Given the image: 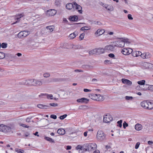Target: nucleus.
Returning <instances> with one entry per match:
<instances>
[{
  "label": "nucleus",
  "mask_w": 153,
  "mask_h": 153,
  "mask_svg": "<svg viewBox=\"0 0 153 153\" xmlns=\"http://www.w3.org/2000/svg\"><path fill=\"white\" fill-rule=\"evenodd\" d=\"M37 107L40 108L42 109H48L50 107L49 106L41 104L38 105Z\"/></svg>",
  "instance_id": "obj_20"
},
{
  "label": "nucleus",
  "mask_w": 153,
  "mask_h": 153,
  "mask_svg": "<svg viewBox=\"0 0 153 153\" xmlns=\"http://www.w3.org/2000/svg\"><path fill=\"white\" fill-rule=\"evenodd\" d=\"M57 11L54 9H50L46 12V15L48 16H51L55 15Z\"/></svg>",
  "instance_id": "obj_5"
},
{
  "label": "nucleus",
  "mask_w": 153,
  "mask_h": 153,
  "mask_svg": "<svg viewBox=\"0 0 153 153\" xmlns=\"http://www.w3.org/2000/svg\"><path fill=\"white\" fill-rule=\"evenodd\" d=\"M89 53L90 55H93L94 54H97V51L96 48L89 51Z\"/></svg>",
  "instance_id": "obj_30"
},
{
  "label": "nucleus",
  "mask_w": 153,
  "mask_h": 153,
  "mask_svg": "<svg viewBox=\"0 0 153 153\" xmlns=\"http://www.w3.org/2000/svg\"><path fill=\"white\" fill-rule=\"evenodd\" d=\"M122 120H121L118 121L117 122V123L118 124L117 125V126H119L120 128L122 126Z\"/></svg>",
  "instance_id": "obj_39"
},
{
  "label": "nucleus",
  "mask_w": 153,
  "mask_h": 153,
  "mask_svg": "<svg viewBox=\"0 0 153 153\" xmlns=\"http://www.w3.org/2000/svg\"><path fill=\"white\" fill-rule=\"evenodd\" d=\"M108 56L111 58H114V55L113 53H110L108 54Z\"/></svg>",
  "instance_id": "obj_55"
},
{
  "label": "nucleus",
  "mask_w": 153,
  "mask_h": 153,
  "mask_svg": "<svg viewBox=\"0 0 153 153\" xmlns=\"http://www.w3.org/2000/svg\"><path fill=\"white\" fill-rule=\"evenodd\" d=\"M75 32H74L71 34L69 36V38L71 39H73L75 38L76 36V35L75 34Z\"/></svg>",
  "instance_id": "obj_32"
},
{
  "label": "nucleus",
  "mask_w": 153,
  "mask_h": 153,
  "mask_svg": "<svg viewBox=\"0 0 153 153\" xmlns=\"http://www.w3.org/2000/svg\"><path fill=\"white\" fill-rule=\"evenodd\" d=\"M91 29L90 27L85 26L81 28L80 30H87Z\"/></svg>",
  "instance_id": "obj_37"
},
{
  "label": "nucleus",
  "mask_w": 153,
  "mask_h": 153,
  "mask_svg": "<svg viewBox=\"0 0 153 153\" xmlns=\"http://www.w3.org/2000/svg\"><path fill=\"white\" fill-rule=\"evenodd\" d=\"M45 140L49 141L51 143H54V141L53 139H52L51 138L48 137H45Z\"/></svg>",
  "instance_id": "obj_33"
},
{
  "label": "nucleus",
  "mask_w": 153,
  "mask_h": 153,
  "mask_svg": "<svg viewBox=\"0 0 153 153\" xmlns=\"http://www.w3.org/2000/svg\"><path fill=\"white\" fill-rule=\"evenodd\" d=\"M50 117L52 118H53L54 119H56L57 118V116L56 115H51L50 116Z\"/></svg>",
  "instance_id": "obj_51"
},
{
  "label": "nucleus",
  "mask_w": 153,
  "mask_h": 153,
  "mask_svg": "<svg viewBox=\"0 0 153 153\" xmlns=\"http://www.w3.org/2000/svg\"><path fill=\"white\" fill-rule=\"evenodd\" d=\"M131 55H132V56L134 57H137L138 56V54H137V52H133L132 54H131Z\"/></svg>",
  "instance_id": "obj_50"
},
{
  "label": "nucleus",
  "mask_w": 153,
  "mask_h": 153,
  "mask_svg": "<svg viewBox=\"0 0 153 153\" xmlns=\"http://www.w3.org/2000/svg\"><path fill=\"white\" fill-rule=\"evenodd\" d=\"M49 105L53 107H56L58 106V104L56 103H53L49 104Z\"/></svg>",
  "instance_id": "obj_47"
},
{
  "label": "nucleus",
  "mask_w": 153,
  "mask_h": 153,
  "mask_svg": "<svg viewBox=\"0 0 153 153\" xmlns=\"http://www.w3.org/2000/svg\"><path fill=\"white\" fill-rule=\"evenodd\" d=\"M96 138L98 140L102 141L105 138V135L102 131L99 130L97 132Z\"/></svg>",
  "instance_id": "obj_2"
},
{
  "label": "nucleus",
  "mask_w": 153,
  "mask_h": 153,
  "mask_svg": "<svg viewBox=\"0 0 153 153\" xmlns=\"http://www.w3.org/2000/svg\"><path fill=\"white\" fill-rule=\"evenodd\" d=\"M0 105H5V103L1 100H0Z\"/></svg>",
  "instance_id": "obj_62"
},
{
  "label": "nucleus",
  "mask_w": 153,
  "mask_h": 153,
  "mask_svg": "<svg viewBox=\"0 0 153 153\" xmlns=\"http://www.w3.org/2000/svg\"><path fill=\"white\" fill-rule=\"evenodd\" d=\"M67 116V115L66 114H64L59 117V118L61 120H63L64 118H66Z\"/></svg>",
  "instance_id": "obj_45"
},
{
  "label": "nucleus",
  "mask_w": 153,
  "mask_h": 153,
  "mask_svg": "<svg viewBox=\"0 0 153 153\" xmlns=\"http://www.w3.org/2000/svg\"><path fill=\"white\" fill-rule=\"evenodd\" d=\"M113 118L111 115L108 114L104 116L103 122L106 123H108L112 121Z\"/></svg>",
  "instance_id": "obj_7"
},
{
  "label": "nucleus",
  "mask_w": 153,
  "mask_h": 153,
  "mask_svg": "<svg viewBox=\"0 0 153 153\" xmlns=\"http://www.w3.org/2000/svg\"><path fill=\"white\" fill-rule=\"evenodd\" d=\"M133 99L132 97L126 96L125 97V99L126 100H132Z\"/></svg>",
  "instance_id": "obj_43"
},
{
  "label": "nucleus",
  "mask_w": 153,
  "mask_h": 153,
  "mask_svg": "<svg viewBox=\"0 0 153 153\" xmlns=\"http://www.w3.org/2000/svg\"><path fill=\"white\" fill-rule=\"evenodd\" d=\"M91 91V90H89V89H86V88L84 89V91L85 92H88V91Z\"/></svg>",
  "instance_id": "obj_60"
},
{
  "label": "nucleus",
  "mask_w": 153,
  "mask_h": 153,
  "mask_svg": "<svg viewBox=\"0 0 153 153\" xmlns=\"http://www.w3.org/2000/svg\"><path fill=\"white\" fill-rule=\"evenodd\" d=\"M24 15L23 13L20 14H19L16 15L15 16V19L16 20H17V21H16L15 22L13 23L12 24H14L16 23L18 21L19 22V19L22 17L24 16Z\"/></svg>",
  "instance_id": "obj_15"
},
{
  "label": "nucleus",
  "mask_w": 153,
  "mask_h": 153,
  "mask_svg": "<svg viewBox=\"0 0 153 153\" xmlns=\"http://www.w3.org/2000/svg\"><path fill=\"white\" fill-rule=\"evenodd\" d=\"M66 149L67 150H70V149H71V146H67L66 147Z\"/></svg>",
  "instance_id": "obj_61"
},
{
  "label": "nucleus",
  "mask_w": 153,
  "mask_h": 153,
  "mask_svg": "<svg viewBox=\"0 0 153 153\" xmlns=\"http://www.w3.org/2000/svg\"><path fill=\"white\" fill-rule=\"evenodd\" d=\"M140 145V143L139 142H137L136 143L135 146V149H137Z\"/></svg>",
  "instance_id": "obj_53"
},
{
  "label": "nucleus",
  "mask_w": 153,
  "mask_h": 153,
  "mask_svg": "<svg viewBox=\"0 0 153 153\" xmlns=\"http://www.w3.org/2000/svg\"><path fill=\"white\" fill-rule=\"evenodd\" d=\"M32 41V39H28L27 41V42L28 44H30L31 43V42Z\"/></svg>",
  "instance_id": "obj_57"
},
{
  "label": "nucleus",
  "mask_w": 153,
  "mask_h": 153,
  "mask_svg": "<svg viewBox=\"0 0 153 153\" xmlns=\"http://www.w3.org/2000/svg\"><path fill=\"white\" fill-rule=\"evenodd\" d=\"M84 147H83V146H82L80 145H78L76 148V149L77 150H78L79 149H80V150H83L85 151V149H84Z\"/></svg>",
  "instance_id": "obj_34"
},
{
  "label": "nucleus",
  "mask_w": 153,
  "mask_h": 153,
  "mask_svg": "<svg viewBox=\"0 0 153 153\" xmlns=\"http://www.w3.org/2000/svg\"><path fill=\"white\" fill-rule=\"evenodd\" d=\"M94 94H93L91 96V99L94 100V99L93 98H94V99L97 98V97H96L95 95H94Z\"/></svg>",
  "instance_id": "obj_49"
},
{
  "label": "nucleus",
  "mask_w": 153,
  "mask_h": 153,
  "mask_svg": "<svg viewBox=\"0 0 153 153\" xmlns=\"http://www.w3.org/2000/svg\"><path fill=\"white\" fill-rule=\"evenodd\" d=\"M42 79V80L39 79L35 80L34 83V85L35 86H40L42 85L43 83H44Z\"/></svg>",
  "instance_id": "obj_11"
},
{
  "label": "nucleus",
  "mask_w": 153,
  "mask_h": 153,
  "mask_svg": "<svg viewBox=\"0 0 153 153\" xmlns=\"http://www.w3.org/2000/svg\"><path fill=\"white\" fill-rule=\"evenodd\" d=\"M78 19V17L76 15L70 16L69 20L71 21L76 22Z\"/></svg>",
  "instance_id": "obj_21"
},
{
  "label": "nucleus",
  "mask_w": 153,
  "mask_h": 153,
  "mask_svg": "<svg viewBox=\"0 0 153 153\" xmlns=\"http://www.w3.org/2000/svg\"><path fill=\"white\" fill-rule=\"evenodd\" d=\"M47 29L49 30L50 32H52L53 30L54 27L53 25L47 26L46 27Z\"/></svg>",
  "instance_id": "obj_31"
},
{
  "label": "nucleus",
  "mask_w": 153,
  "mask_h": 153,
  "mask_svg": "<svg viewBox=\"0 0 153 153\" xmlns=\"http://www.w3.org/2000/svg\"><path fill=\"white\" fill-rule=\"evenodd\" d=\"M128 17L129 19L132 20L133 19V18L132 17V16L131 14H128Z\"/></svg>",
  "instance_id": "obj_54"
},
{
  "label": "nucleus",
  "mask_w": 153,
  "mask_h": 153,
  "mask_svg": "<svg viewBox=\"0 0 153 153\" xmlns=\"http://www.w3.org/2000/svg\"><path fill=\"white\" fill-rule=\"evenodd\" d=\"M126 40L124 39L123 40H118L115 41L113 42L114 47H123L124 46L125 42H126Z\"/></svg>",
  "instance_id": "obj_3"
},
{
  "label": "nucleus",
  "mask_w": 153,
  "mask_h": 153,
  "mask_svg": "<svg viewBox=\"0 0 153 153\" xmlns=\"http://www.w3.org/2000/svg\"><path fill=\"white\" fill-rule=\"evenodd\" d=\"M5 57V53L1 52H0V59H3Z\"/></svg>",
  "instance_id": "obj_40"
},
{
  "label": "nucleus",
  "mask_w": 153,
  "mask_h": 153,
  "mask_svg": "<svg viewBox=\"0 0 153 153\" xmlns=\"http://www.w3.org/2000/svg\"><path fill=\"white\" fill-rule=\"evenodd\" d=\"M148 109L152 110L153 109V101H149L148 102Z\"/></svg>",
  "instance_id": "obj_23"
},
{
  "label": "nucleus",
  "mask_w": 153,
  "mask_h": 153,
  "mask_svg": "<svg viewBox=\"0 0 153 153\" xmlns=\"http://www.w3.org/2000/svg\"><path fill=\"white\" fill-rule=\"evenodd\" d=\"M140 57L143 59H145V53H142L140 55Z\"/></svg>",
  "instance_id": "obj_56"
},
{
  "label": "nucleus",
  "mask_w": 153,
  "mask_h": 153,
  "mask_svg": "<svg viewBox=\"0 0 153 153\" xmlns=\"http://www.w3.org/2000/svg\"><path fill=\"white\" fill-rule=\"evenodd\" d=\"M135 129L137 131H140L142 128V126L139 124H137L135 126Z\"/></svg>",
  "instance_id": "obj_26"
},
{
  "label": "nucleus",
  "mask_w": 153,
  "mask_h": 153,
  "mask_svg": "<svg viewBox=\"0 0 153 153\" xmlns=\"http://www.w3.org/2000/svg\"><path fill=\"white\" fill-rule=\"evenodd\" d=\"M46 95H47V94H41L40 95H39V97H41L42 96H46Z\"/></svg>",
  "instance_id": "obj_58"
},
{
  "label": "nucleus",
  "mask_w": 153,
  "mask_h": 153,
  "mask_svg": "<svg viewBox=\"0 0 153 153\" xmlns=\"http://www.w3.org/2000/svg\"><path fill=\"white\" fill-rule=\"evenodd\" d=\"M94 95H95L96 97H97V98L96 99H94V98H93L94 99V100L97 101H102L103 100V99L102 96H101L100 94H94Z\"/></svg>",
  "instance_id": "obj_17"
},
{
  "label": "nucleus",
  "mask_w": 153,
  "mask_h": 153,
  "mask_svg": "<svg viewBox=\"0 0 153 153\" xmlns=\"http://www.w3.org/2000/svg\"><path fill=\"white\" fill-rule=\"evenodd\" d=\"M84 36L85 34L84 33H82L79 36V38L80 40H82L83 39Z\"/></svg>",
  "instance_id": "obj_44"
},
{
  "label": "nucleus",
  "mask_w": 153,
  "mask_h": 153,
  "mask_svg": "<svg viewBox=\"0 0 153 153\" xmlns=\"http://www.w3.org/2000/svg\"><path fill=\"white\" fill-rule=\"evenodd\" d=\"M94 153H100V151L99 150H97L94 151Z\"/></svg>",
  "instance_id": "obj_64"
},
{
  "label": "nucleus",
  "mask_w": 153,
  "mask_h": 153,
  "mask_svg": "<svg viewBox=\"0 0 153 153\" xmlns=\"http://www.w3.org/2000/svg\"><path fill=\"white\" fill-rule=\"evenodd\" d=\"M5 126V125L2 124H0V131L4 132Z\"/></svg>",
  "instance_id": "obj_36"
},
{
  "label": "nucleus",
  "mask_w": 153,
  "mask_h": 153,
  "mask_svg": "<svg viewBox=\"0 0 153 153\" xmlns=\"http://www.w3.org/2000/svg\"><path fill=\"white\" fill-rule=\"evenodd\" d=\"M88 132V131H86L83 134L85 137H86L87 136V134Z\"/></svg>",
  "instance_id": "obj_63"
},
{
  "label": "nucleus",
  "mask_w": 153,
  "mask_h": 153,
  "mask_svg": "<svg viewBox=\"0 0 153 153\" xmlns=\"http://www.w3.org/2000/svg\"><path fill=\"white\" fill-rule=\"evenodd\" d=\"M1 47L3 48H5L7 47V44L5 43H3L1 45Z\"/></svg>",
  "instance_id": "obj_41"
},
{
  "label": "nucleus",
  "mask_w": 153,
  "mask_h": 153,
  "mask_svg": "<svg viewBox=\"0 0 153 153\" xmlns=\"http://www.w3.org/2000/svg\"><path fill=\"white\" fill-rule=\"evenodd\" d=\"M20 125L23 127L25 128H28L29 127V126H28L27 125L24 124H20Z\"/></svg>",
  "instance_id": "obj_52"
},
{
  "label": "nucleus",
  "mask_w": 153,
  "mask_h": 153,
  "mask_svg": "<svg viewBox=\"0 0 153 153\" xmlns=\"http://www.w3.org/2000/svg\"><path fill=\"white\" fill-rule=\"evenodd\" d=\"M74 8H75L81 14L82 13V7L81 6L77 4L75 2H74Z\"/></svg>",
  "instance_id": "obj_12"
},
{
  "label": "nucleus",
  "mask_w": 153,
  "mask_h": 153,
  "mask_svg": "<svg viewBox=\"0 0 153 153\" xmlns=\"http://www.w3.org/2000/svg\"><path fill=\"white\" fill-rule=\"evenodd\" d=\"M76 101L78 102H85L86 103H87L89 101V100L87 98H82L77 99Z\"/></svg>",
  "instance_id": "obj_16"
},
{
  "label": "nucleus",
  "mask_w": 153,
  "mask_h": 153,
  "mask_svg": "<svg viewBox=\"0 0 153 153\" xmlns=\"http://www.w3.org/2000/svg\"><path fill=\"white\" fill-rule=\"evenodd\" d=\"M4 132H10L12 131L11 128L5 125V128H4Z\"/></svg>",
  "instance_id": "obj_28"
},
{
  "label": "nucleus",
  "mask_w": 153,
  "mask_h": 153,
  "mask_svg": "<svg viewBox=\"0 0 153 153\" xmlns=\"http://www.w3.org/2000/svg\"><path fill=\"white\" fill-rule=\"evenodd\" d=\"M46 96L48 98H50L51 99H53V95L52 94H47Z\"/></svg>",
  "instance_id": "obj_48"
},
{
  "label": "nucleus",
  "mask_w": 153,
  "mask_h": 153,
  "mask_svg": "<svg viewBox=\"0 0 153 153\" xmlns=\"http://www.w3.org/2000/svg\"><path fill=\"white\" fill-rule=\"evenodd\" d=\"M105 32V31L104 29H98L95 32L94 34L96 36H98L102 34Z\"/></svg>",
  "instance_id": "obj_14"
},
{
  "label": "nucleus",
  "mask_w": 153,
  "mask_h": 153,
  "mask_svg": "<svg viewBox=\"0 0 153 153\" xmlns=\"http://www.w3.org/2000/svg\"><path fill=\"white\" fill-rule=\"evenodd\" d=\"M102 5L108 10L112 11L113 10V7L111 5L102 3Z\"/></svg>",
  "instance_id": "obj_10"
},
{
  "label": "nucleus",
  "mask_w": 153,
  "mask_h": 153,
  "mask_svg": "<svg viewBox=\"0 0 153 153\" xmlns=\"http://www.w3.org/2000/svg\"><path fill=\"white\" fill-rule=\"evenodd\" d=\"M29 34V31L27 30H24L20 32L18 34V37L20 39L23 38L27 36Z\"/></svg>",
  "instance_id": "obj_4"
},
{
  "label": "nucleus",
  "mask_w": 153,
  "mask_h": 153,
  "mask_svg": "<svg viewBox=\"0 0 153 153\" xmlns=\"http://www.w3.org/2000/svg\"><path fill=\"white\" fill-rule=\"evenodd\" d=\"M148 100H144L140 103L141 106L144 108L148 109Z\"/></svg>",
  "instance_id": "obj_13"
},
{
  "label": "nucleus",
  "mask_w": 153,
  "mask_h": 153,
  "mask_svg": "<svg viewBox=\"0 0 153 153\" xmlns=\"http://www.w3.org/2000/svg\"><path fill=\"white\" fill-rule=\"evenodd\" d=\"M34 79H28L24 80L22 82V84L27 85H34Z\"/></svg>",
  "instance_id": "obj_6"
},
{
  "label": "nucleus",
  "mask_w": 153,
  "mask_h": 153,
  "mask_svg": "<svg viewBox=\"0 0 153 153\" xmlns=\"http://www.w3.org/2000/svg\"><path fill=\"white\" fill-rule=\"evenodd\" d=\"M50 76V74L49 73H45L43 74V76L45 78L49 77Z\"/></svg>",
  "instance_id": "obj_42"
},
{
  "label": "nucleus",
  "mask_w": 153,
  "mask_h": 153,
  "mask_svg": "<svg viewBox=\"0 0 153 153\" xmlns=\"http://www.w3.org/2000/svg\"><path fill=\"white\" fill-rule=\"evenodd\" d=\"M122 82L125 84H126L128 85H130L132 84V82L130 81L125 79H122L121 80Z\"/></svg>",
  "instance_id": "obj_18"
},
{
  "label": "nucleus",
  "mask_w": 153,
  "mask_h": 153,
  "mask_svg": "<svg viewBox=\"0 0 153 153\" xmlns=\"http://www.w3.org/2000/svg\"><path fill=\"white\" fill-rule=\"evenodd\" d=\"M114 47V46L112 45H107L105 47V49L108 51H113Z\"/></svg>",
  "instance_id": "obj_19"
},
{
  "label": "nucleus",
  "mask_w": 153,
  "mask_h": 153,
  "mask_svg": "<svg viewBox=\"0 0 153 153\" xmlns=\"http://www.w3.org/2000/svg\"><path fill=\"white\" fill-rule=\"evenodd\" d=\"M74 2H73L72 3H69L67 4L66 5V8L68 10H71L73 8H74Z\"/></svg>",
  "instance_id": "obj_22"
},
{
  "label": "nucleus",
  "mask_w": 153,
  "mask_h": 153,
  "mask_svg": "<svg viewBox=\"0 0 153 153\" xmlns=\"http://www.w3.org/2000/svg\"><path fill=\"white\" fill-rule=\"evenodd\" d=\"M65 130L63 128H61L58 129L57 133L59 134L63 135L65 133Z\"/></svg>",
  "instance_id": "obj_25"
},
{
  "label": "nucleus",
  "mask_w": 153,
  "mask_h": 153,
  "mask_svg": "<svg viewBox=\"0 0 153 153\" xmlns=\"http://www.w3.org/2000/svg\"><path fill=\"white\" fill-rule=\"evenodd\" d=\"M145 82V80H144L139 81L137 82V83L140 85H144Z\"/></svg>",
  "instance_id": "obj_38"
},
{
  "label": "nucleus",
  "mask_w": 153,
  "mask_h": 153,
  "mask_svg": "<svg viewBox=\"0 0 153 153\" xmlns=\"http://www.w3.org/2000/svg\"><path fill=\"white\" fill-rule=\"evenodd\" d=\"M132 52V50L130 48H124L122 51V53L124 55H128Z\"/></svg>",
  "instance_id": "obj_9"
},
{
  "label": "nucleus",
  "mask_w": 153,
  "mask_h": 153,
  "mask_svg": "<svg viewBox=\"0 0 153 153\" xmlns=\"http://www.w3.org/2000/svg\"><path fill=\"white\" fill-rule=\"evenodd\" d=\"M128 126V124L126 122L124 121L123 124V126L124 129H125L126 127H127Z\"/></svg>",
  "instance_id": "obj_46"
},
{
  "label": "nucleus",
  "mask_w": 153,
  "mask_h": 153,
  "mask_svg": "<svg viewBox=\"0 0 153 153\" xmlns=\"http://www.w3.org/2000/svg\"><path fill=\"white\" fill-rule=\"evenodd\" d=\"M97 51V54H100L101 53H102L105 52V48H96Z\"/></svg>",
  "instance_id": "obj_24"
},
{
  "label": "nucleus",
  "mask_w": 153,
  "mask_h": 153,
  "mask_svg": "<svg viewBox=\"0 0 153 153\" xmlns=\"http://www.w3.org/2000/svg\"><path fill=\"white\" fill-rule=\"evenodd\" d=\"M144 66L146 68H150L152 64L148 62H145L144 64Z\"/></svg>",
  "instance_id": "obj_29"
},
{
  "label": "nucleus",
  "mask_w": 153,
  "mask_h": 153,
  "mask_svg": "<svg viewBox=\"0 0 153 153\" xmlns=\"http://www.w3.org/2000/svg\"><path fill=\"white\" fill-rule=\"evenodd\" d=\"M44 84L48 83L51 82H56L58 81L59 79L58 78H53L51 79L50 80L49 79H43L42 80Z\"/></svg>",
  "instance_id": "obj_8"
},
{
  "label": "nucleus",
  "mask_w": 153,
  "mask_h": 153,
  "mask_svg": "<svg viewBox=\"0 0 153 153\" xmlns=\"http://www.w3.org/2000/svg\"><path fill=\"white\" fill-rule=\"evenodd\" d=\"M15 151L17 152V153H24L25 152L24 150L18 148L15 149Z\"/></svg>",
  "instance_id": "obj_35"
},
{
  "label": "nucleus",
  "mask_w": 153,
  "mask_h": 153,
  "mask_svg": "<svg viewBox=\"0 0 153 153\" xmlns=\"http://www.w3.org/2000/svg\"><path fill=\"white\" fill-rule=\"evenodd\" d=\"M30 118H27L26 119V122H28V123H29V122H30Z\"/></svg>",
  "instance_id": "obj_59"
},
{
  "label": "nucleus",
  "mask_w": 153,
  "mask_h": 153,
  "mask_svg": "<svg viewBox=\"0 0 153 153\" xmlns=\"http://www.w3.org/2000/svg\"><path fill=\"white\" fill-rule=\"evenodd\" d=\"M83 147L86 151H92L97 148V145L95 143H89L83 145Z\"/></svg>",
  "instance_id": "obj_1"
},
{
  "label": "nucleus",
  "mask_w": 153,
  "mask_h": 153,
  "mask_svg": "<svg viewBox=\"0 0 153 153\" xmlns=\"http://www.w3.org/2000/svg\"><path fill=\"white\" fill-rule=\"evenodd\" d=\"M145 59H148L152 56V55L149 52H145Z\"/></svg>",
  "instance_id": "obj_27"
}]
</instances>
